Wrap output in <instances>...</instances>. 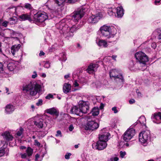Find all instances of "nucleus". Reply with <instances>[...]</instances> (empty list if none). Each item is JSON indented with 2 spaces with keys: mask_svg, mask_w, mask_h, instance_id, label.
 <instances>
[{
  "mask_svg": "<svg viewBox=\"0 0 161 161\" xmlns=\"http://www.w3.org/2000/svg\"><path fill=\"white\" fill-rule=\"evenodd\" d=\"M43 120L41 118H36L34 121V124L38 128H42L43 126Z\"/></svg>",
  "mask_w": 161,
  "mask_h": 161,
  "instance_id": "obj_19",
  "label": "nucleus"
},
{
  "mask_svg": "<svg viewBox=\"0 0 161 161\" xmlns=\"http://www.w3.org/2000/svg\"><path fill=\"white\" fill-rule=\"evenodd\" d=\"M150 138V133L149 130L143 131L139 134V141L144 146H146Z\"/></svg>",
  "mask_w": 161,
  "mask_h": 161,
  "instance_id": "obj_3",
  "label": "nucleus"
},
{
  "mask_svg": "<svg viewBox=\"0 0 161 161\" xmlns=\"http://www.w3.org/2000/svg\"><path fill=\"white\" fill-rule=\"evenodd\" d=\"M44 54H45L42 51H41L40 53H39V55L40 56H42V55H44Z\"/></svg>",
  "mask_w": 161,
  "mask_h": 161,
  "instance_id": "obj_60",
  "label": "nucleus"
},
{
  "mask_svg": "<svg viewBox=\"0 0 161 161\" xmlns=\"http://www.w3.org/2000/svg\"><path fill=\"white\" fill-rule=\"evenodd\" d=\"M55 3L58 6L61 5L65 1V0H53Z\"/></svg>",
  "mask_w": 161,
  "mask_h": 161,
  "instance_id": "obj_33",
  "label": "nucleus"
},
{
  "mask_svg": "<svg viewBox=\"0 0 161 161\" xmlns=\"http://www.w3.org/2000/svg\"><path fill=\"white\" fill-rule=\"evenodd\" d=\"M3 136V137L7 141H11L13 138V136L10 135L8 131L4 132Z\"/></svg>",
  "mask_w": 161,
  "mask_h": 161,
  "instance_id": "obj_27",
  "label": "nucleus"
},
{
  "mask_svg": "<svg viewBox=\"0 0 161 161\" xmlns=\"http://www.w3.org/2000/svg\"><path fill=\"white\" fill-rule=\"evenodd\" d=\"M135 57L138 62L143 65V67L146 68V63L148 61V58L147 55L142 52H138L135 54Z\"/></svg>",
  "mask_w": 161,
  "mask_h": 161,
  "instance_id": "obj_4",
  "label": "nucleus"
},
{
  "mask_svg": "<svg viewBox=\"0 0 161 161\" xmlns=\"http://www.w3.org/2000/svg\"><path fill=\"white\" fill-rule=\"evenodd\" d=\"M5 90H6V93H7L8 94H9L10 93L9 92H8L9 91L8 89V88H7V87H5Z\"/></svg>",
  "mask_w": 161,
  "mask_h": 161,
  "instance_id": "obj_64",
  "label": "nucleus"
},
{
  "mask_svg": "<svg viewBox=\"0 0 161 161\" xmlns=\"http://www.w3.org/2000/svg\"><path fill=\"white\" fill-rule=\"evenodd\" d=\"M3 70V65L2 64L0 63V72Z\"/></svg>",
  "mask_w": 161,
  "mask_h": 161,
  "instance_id": "obj_49",
  "label": "nucleus"
},
{
  "mask_svg": "<svg viewBox=\"0 0 161 161\" xmlns=\"http://www.w3.org/2000/svg\"><path fill=\"white\" fill-rule=\"evenodd\" d=\"M9 23L8 22L5 21L3 22L2 24V25L5 27L7 26L8 23Z\"/></svg>",
  "mask_w": 161,
  "mask_h": 161,
  "instance_id": "obj_45",
  "label": "nucleus"
},
{
  "mask_svg": "<svg viewBox=\"0 0 161 161\" xmlns=\"http://www.w3.org/2000/svg\"><path fill=\"white\" fill-rule=\"evenodd\" d=\"M113 10H112V9H110L108 10V13L110 15H113L114 14H115Z\"/></svg>",
  "mask_w": 161,
  "mask_h": 161,
  "instance_id": "obj_39",
  "label": "nucleus"
},
{
  "mask_svg": "<svg viewBox=\"0 0 161 161\" xmlns=\"http://www.w3.org/2000/svg\"><path fill=\"white\" fill-rule=\"evenodd\" d=\"M79 107L80 113L86 114L89 110V107L86 102L83 101H80L79 102Z\"/></svg>",
  "mask_w": 161,
  "mask_h": 161,
  "instance_id": "obj_12",
  "label": "nucleus"
},
{
  "mask_svg": "<svg viewBox=\"0 0 161 161\" xmlns=\"http://www.w3.org/2000/svg\"><path fill=\"white\" fill-rule=\"evenodd\" d=\"M135 102V100L134 99H131L129 101V103L130 104H132Z\"/></svg>",
  "mask_w": 161,
  "mask_h": 161,
  "instance_id": "obj_56",
  "label": "nucleus"
},
{
  "mask_svg": "<svg viewBox=\"0 0 161 161\" xmlns=\"http://www.w3.org/2000/svg\"><path fill=\"white\" fill-rule=\"evenodd\" d=\"M110 136V134L105 129H103L101 131L99 139L107 142L108 141Z\"/></svg>",
  "mask_w": 161,
  "mask_h": 161,
  "instance_id": "obj_13",
  "label": "nucleus"
},
{
  "mask_svg": "<svg viewBox=\"0 0 161 161\" xmlns=\"http://www.w3.org/2000/svg\"><path fill=\"white\" fill-rule=\"evenodd\" d=\"M69 129L70 131H72L74 129L73 125H70L69 127Z\"/></svg>",
  "mask_w": 161,
  "mask_h": 161,
  "instance_id": "obj_53",
  "label": "nucleus"
},
{
  "mask_svg": "<svg viewBox=\"0 0 161 161\" xmlns=\"http://www.w3.org/2000/svg\"><path fill=\"white\" fill-rule=\"evenodd\" d=\"M98 67V65L97 64H92L88 66L86 71L89 73L92 74L96 71Z\"/></svg>",
  "mask_w": 161,
  "mask_h": 161,
  "instance_id": "obj_17",
  "label": "nucleus"
},
{
  "mask_svg": "<svg viewBox=\"0 0 161 161\" xmlns=\"http://www.w3.org/2000/svg\"><path fill=\"white\" fill-rule=\"evenodd\" d=\"M5 144V142L4 141L0 142V148H1L2 147L4 146Z\"/></svg>",
  "mask_w": 161,
  "mask_h": 161,
  "instance_id": "obj_54",
  "label": "nucleus"
},
{
  "mask_svg": "<svg viewBox=\"0 0 161 161\" xmlns=\"http://www.w3.org/2000/svg\"><path fill=\"white\" fill-rule=\"evenodd\" d=\"M71 86L70 84L65 83L63 87V91L65 93H67L71 91Z\"/></svg>",
  "mask_w": 161,
  "mask_h": 161,
  "instance_id": "obj_22",
  "label": "nucleus"
},
{
  "mask_svg": "<svg viewBox=\"0 0 161 161\" xmlns=\"http://www.w3.org/2000/svg\"><path fill=\"white\" fill-rule=\"evenodd\" d=\"M56 136H60V137L62 136L61 132L60 130H58L57 131V134L56 135Z\"/></svg>",
  "mask_w": 161,
  "mask_h": 161,
  "instance_id": "obj_42",
  "label": "nucleus"
},
{
  "mask_svg": "<svg viewBox=\"0 0 161 161\" xmlns=\"http://www.w3.org/2000/svg\"><path fill=\"white\" fill-rule=\"evenodd\" d=\"M10 33L12 34V36H14V34H15V32L12 30L10 31Z\"/></svg>",
  "mask_w": 161,
  "mask_h": 161,
  "instance_id": "obj_61",
  "label": "nucleus"
},
{
  "mask_svg": "<svg viewBox=\"0 0 161 161\" xmlns=\"http://www.w3.org/2000/svg\"><path fill=\"white\" fill-rule=\"evenodd\" d=\"M120 157L122 158H123L126 154V152H125L120 151Z\"/></svg>",
  "mask_w": 161,
  "mask_h": 161,
  "instance_id": "obj_43",
  "label": "nucleus"
},
{
  "mask_svg": "<svg viewBox=\"0 0 161 161\" xmlns=\"http://www.w3.org/2000/svg\"><path fill=\"white\" fill-rule=\"evenodd\" d=\"M119 71L115 69H112L109 72L110 77L114 78L115 79H118L120 80V82H123L124 81V78L121 75H119Z\"/></svg>",
  "mask_w": 161,
  "mask_h": 161,
  "instance_id": "obj_10",
  "label": "nucleus"
},
{
  "mask_svg": "<svg viewBox=\"0 0 161 161\" xmlns=\"http://www.w3.org/2000/svg\"><path fill=\"white\" fill-rule=\"evenodd\" d=\"M71 155V153H69L65 155V158L66 159H68L69 158V156Z\"/></svg>",
  "mask_w": 161,
  "mask_h": 161,
  "instance_id": "obj_48",
  "label": "nucleus"
},
{
  "mask_svg": "<svg viewBox=\"0 0 161 161\" xmlns=\"http://www.w3.org/2000/svg\"><path fill=\"white\" fill-rule=\"evenodd\" d=\"M154 3H155V5H158V4H160V0L157 1V0H156L155 1Z\"/></svg>",
  "mask_w": 161,
  "mask_h": 161,
  "instance_id": "obj_59",
  "label": "nucleus"
},
{
  "mask_svg": "<svg viewBox=\"0 0 161 161\" xmlns=\"http://www.w3.org/2000/svg\"><path fill=\"white\" fill-rule=\"evenodd\" d=\"M61 56H63V57H62L61 59L62 61H65L66 60L67 58L64 53H62L61 54Z\"/></svg>",
  "mask_w": 161,
  "mask_h": 161,
  "instance_id": "obj_40",
  "label": "nucleus"
},
{
  "mask_svg": "<svg viewBox=\"0 0 161 161\" xmlns=\"http://www.w3.org/2000/svg\"><path fill=\"white\" fill-rule=\"evenodd\" d=\"M19 17L22 20H25L27 19H30V16L27 14H23L19 16Z\"/></svg>",
  "mask_w": 161,
  "mask_h": 161,
  "instance_id": "obj_31",
  "label": "nucleus"
},
{
  "mask_svg": "<svg viewBox=\"0 0 161 161\" xmlns=\"http://www.w3.org/2000/svg\"><path fill=\"white\" fill-rule=\"evenodd\" d=\"M57 27L61 31L60 33H62L66 38L72 36L73 33L76 30L75 25L70 27L62 21H60L56 25Z\"/></svg>",
  "mask_w": 161,
  "mask_h": 161,
  "instance_id": "obj_1",
  "label": "nucleus"
},
{
  "mask_svg": "<svg viewBox=\"0 0 161 161\" xmlns=\"http://www.w3.org/2000/svg\"><path fill=\"white\" fill-rule=\"evenodd\" d=\"M73 85L75 87L78 86H79V84L77 82L76 80H75L73 83Z\"/></svg>",
  "mask_w": 161,
  "mask_h": 161,
  "instance_id": "obj_51",
  "label": "nucleus"
},
{
  "mask_svg": "<svg viewBox=\"0 0 161 161\" xmlns=\"http://www.w3.org/2000/svg\"><path fill=\"white\" fill-rule=\"evenodd\" d=\"M53 96L51 94H49L45 97L46 99H50V98H53Z\"/></svg>",
  "mask_w": 161,
  "mask_h": 161,
  "instance_id": "obj_44",
  "label": "nucleus"
},
{
  "mask_svg": "<svg viewBox=\"0 0 161 161\" xmlns=\"http://www.w3.org/2000/svg\"><path fill=\"white\" fill-rule=\"evenodd\" d=\"M151 119L154 122L157 124L160 123V120H161V113L158 112L154 114L152 116Z\"/></svg>",
  "mask_w": 161,
  "mask_h": 161,
  "instance_id": "obj_18",
  "label": "nucleus"
},
{
  "mask_svg": "<svg viewBox=\"0 0 161 161\" xmlns=\"http://www.w3.org/2000/svg\"><path fill=\"white\" fill-rule=\"evenodd\" d=\"M103 17L101 13H99L96 15H92L89 17L88 21L89 23H95L97 22Z\"/></svg>",
  "mask_w": 161,
  "mask_h": 161,
  "instance_id": "obj_14",
  "label": "nucleus"
},
{
  "mask_svg": "<svg viewBox=\"0 0 161 161\" xmlns=\"http://www.w3.org/2000/svg\"><path fill=\"white\" fill-rule=\"evenodd\" d=\"M21 45L19 44L18 45H14L13 46L11 47V52L14 56L15 53L18 52L20 49Z\"/></svg>",
  "mask_w": 161,
  "mask_h": 161,
  "instance_id": "obj_23",
  "label": "nucleus"
},
{
  "mask_svg": "<svg viewBox=\"0 0 161 161\" xmlns=\"http://www.w3.org/2000/svg\"><path fill=\"white\" fill-rule=\"evenodd\" d=\"M33 152V149L30 147H28L26 149L25 153H21L20 155L22 158L26 159L28 161H30L29 159L32 156Z\"/></svg>",
  "mask_w": 161,
  "mask_h": 161,
  "instance_id": "obj_8",
  "label": "nucleus"
},
{
  "mask_svg": "<svg viewBox=\"0 0 161 161\" xmlns=\"http://www.w3.org/2000/svg\"><path fill=\"white\" fill-rule=\"evenodd\" d=\"M112 110L114 111V113L115 114L117 113L118 111L116 107H114L112 108Z\"/></svg>",
  "mask_w": 161,
  "mask_h": 161,
  "instance_id": "obj_46",
  "label": "nucleus"
},
{
  "mask_svg": "<svg viewBox=\"0 0 161 161\" xmlns=\"http://www.w3.org/2000/svg\"><path fill=\"white\" fill-rule=\"evenodd\" d=\"M85 11L80 8L73 12L72 19L75 22H77L84 15Z\"/></svg>",
  "mask_w": 161,
  "mask_h": 161,
  "instance_id": "obj_7",
  "label": "nucleus"
},
{
  "mask_svg": "<svg viewBox=\"0 0 161 161\" xmlns=\"http://www.w3.org/2000/svg\"><path fill=\"white\" fill-rule=\"evenodd\" d=\"M137 123L139 122L142 125H145L146 124V119L144 116H141L137 120Z\"/></svg>",
  "mask_w": 161,
  "mask_h": 161,
  "instance_id": "obj_29",
  "label": "nucleus"
},
{
  "mask_svg": "<svg viewBox=\"0 0 161 161\" xmlns=\"http://www.w3.org/2000/svg\"><path fill=\"white\" fill-rule=\"evenodd\" d=\"M5 153V151L3 148L1 150H0V157L3 156Z\"/></svg>",
  "mask_w": 161,
  "mask_h": 161,
  "instance_id": "obj_41",
  "label": "nucleus"
},
{
  "mask_svg": "<svg viewBox=\"0 0 161 161\" xmlns=\"http://www.w3.org/2000/svg\"><path fill=\"white\" fill-rule=\"evenodd\" d=\"M78 0H68V2L70 3H74L77 2Z\"/></svg>",
  "mask_w": 161,
  "mask_h": 161,
  "instance_id": "obj_47",
  "label": "nucleus"
},
{
  "mask_svg": "<svg viewBox=\"0 0 161 161\" xmlns=\"http://www.w3.org/2000/svg\"><path fill=\"white\" fill-rule=\"evenodd\" d=\"M119 160V158L117 157H115L113 158H111V161H118Z\"/></svg>",
  "mask_w": 161,
  "mask_h": 161,
  "instance_id": "obj_52",
  "label": "nucleus"
},
{
  "mask_svg": "<svg viewBox=\"0 0 161 161\" xmlns=\"http://www.w3.org/2000/svg\"><path fill=\"white\" fill-rule=\"evenodd\" d=\"M23 129L22 128H20L19 130L16 133V135L18 136H20L22 134Z\"/></svg>",
  "mask_w": 161,
  "mask_h": 161,
  "instance_id": "obj_35",
  "label": "nucleus"
},
{
  "mask_svg": "<svg viewBox=\"0 0 161 161\" xmlns=\"http://www.w3.org/2000/svg\"><path fill=\"white\" fill-rule=\"evenodd\" d=\"M98 126L99 125L97 123L93 121H89L86 125L85 129L86 130H93L97 129Z\"/></svg>",
  "mask_w": 161,
  "mask_h": 161,
  "instance_id": "obj_15",
  "label": "nucleus"
},
{
  "mask_svg": "<svg viewBox=\"0 0 161 161\" xmlns=\"http://www.w3.org/2000/svg\"><path fill=\"white\" fill-rule=\"evenodd\" d=\"M26 148V147L24 146H21L20 147V149H25Z\"/></svg>",
  "mask_w": 161,
  "mask_h": 161,
  "instance_id": "obj_62",
  "label": "nucleus"
},
{
  "mask_svg": "<svg viewBox=\"0 0 161 161\" xmlns=\"http://www.w3.org/2000/svg\"><path fill=\"white\" fill-rule=\"evenodd\" d=\"M34 145L38 147H40L41 144L40 143L37 141V140L36 139L34 140Z\"/></svg>",
  "mask_w": 161,
  "mask_h": 161,
  "instance_id": "obj_36",
  "label": "nucleus"
},
{
  "mask_svg": "<svg viewBox=\"0 0 161 161\" xmlns=\"http://www.w3.org/2000/svg\"><path fill=\"white\" fill-rule=\"evenodd\" d=\"M43 101L41 99H40L38 100L37 102L36 103V105L38 106L41 105L42 104Z\"/></svg>",
  "mask_w": 161,
  "mask_h": 161,
  "instance_id": "obj_38",
  "label": "nucleus"
},
{
  "mask_svg": "<svg viewBox=\"0 0 161 161\" xmlns=\"http://www.w3.org/2000/svg\"><path fill=\"white\" fill-rule=\"evenodd\" d=\"M107 142L99 140L96 143L92 145L93 148L98 150H102L105 149L107 147Z\"/></svg>",
  "mask_w": 161,
  "mask_h": 161,
  "instance_id": "obj_9",
  "label": "nucleus"
},
{
  "mask_svg": "<svg viewBox=\"0 0 161 161\" xmlns=\"http://www.w3.org/2000/svg\"><path fill=\"white\" fill-rule=\"evenodd\" d=\"M40 157V155L38 154H37L35 155L36 160L37 161L38 160V158Z\"/></svg>",
  "mask_w": 161,
  "mask_h": 161,
  "instance_id": "obj_58",
  "label": "nucleus"
},
{
  "mask_svg": "<svg viewBox=\"0 0 161 161\" xmlns=\"http://www.w3.org/2000/svg\"><path fill=\"white\" fill-rule=\"evenodd\" d=\"M159 31H160L159 30H158V33H160L158 35V38L160 40V39H161V31H160V32Z\"/></svg>",
  "mask_w": 161,
  "mask_h": 161,
  "instance_id": "obj_57",
  "label": "nucleus"
},
{
  "mask_svg": "<svg viewBox=\"0 0 161 161\" xmlns=\"http://www.w3.org/2000/svg\"><path fill=\"white\" fill-rule=\"evenodd\" d=\"M41 86L36 82H31L28 84L24 85L23 91H25L30 95H36L41 89Z\"/></svg>",
  "mask_w": 161,
  "mask_h": 161,
  "instance_id": "obj_2",
  "label": "nucleus"
},
{
  "mask_svg": "<svg viewBox=\"0 0 161 161\" xmlns=\"http://www.w3.org/2000/svg\"><path fill=\"white\" fill-rule=\"evenodd\" d=\"M15 109V107L13 105L8 104L6 105L5 107V112L7 114H10L12 113Z\"/></svg>",
  "mask_w": 161,
  "mask_h": 161,
  "instance_id": "obj_20",
  "label": "nucleus"
},
{
  "mask_svg": "<svg viewBox=\"0 0 161 161\" xmlns=\"http://www.w3.org/2000/svg\"><path fill=\"white\" fill-rule=\"evenodd\" d=\"M135 134V129L132 128L130 127L123 135V140L125 142H129L134 136Z\"/></svg>",
  "mask_w": 161,
  "mask_h": 161,
  "instance_id": "obj_6",
  "label": "nucleus"
},
{
  "mask_svg": "<svg viewBox=\"0 0 161 161\" xmlns=\"http://www.w3.org/2000/svg\"><path fill=\"white\" fill-rule=\"evenodd\" d=\"M25 8L29 10H31L32 9V7L31 4L29 3H26L25 4Z\"/></svg>",
  "mask_w": 161,
  "mask_h": 161,
  "instance_id": "obj_34",
  "label": "nucleus"
},
{
  "mask_svg": "<svg viewBox=\"0 0 161 161\" xmlns=\"http://www.w3.org/2000/svg\"><path fill=\"white\" fill-rule=\"evenodd\" d=\"M44 66L46 68H49L50 66V63L48 62H45Z\"/></svg>",
  "mask_w": 161,
  "mask_h": 161,
  "instance_id": "obj_37",
  "label": "nucleus"
},
{
  "mask_svg": "<svg viewBox=\"0 0 161 161\" xmlns=\"http://www.w3.org/2000/svg\"><path fill=\"white\" fill-rule=\"evenodd\" d=\"M116 13L118 17H122L124 14V10L121 6L118 7L116 8Z\"/></svg>",
  "mask_w": 161,
  "mask_h": 161,
  "instance_id": "obj_26",
  "label": "nucleus"
},
{
  "mask_svg": "<svg viewBox=\"0 0 161 161\" xmlns=\"http://www.w3.org/2000/svg\"><path fill=\"white\" fill-rule=\"evenodd\" d=\"M34 74L32 75V78H35L37 76V74L36 72L34 71L33 73Z\"/></svg>",
  "mask_w": 161,
  "mask_h": 161,
  "instance_id": "obj_50",
  "label": "nucleus"
},
{
  "mask_svg": "<svg viewBox=\"0 0 161 161\" xmlns=\"http://www.w3.org/2000/svg\"><path fill=\"white\" fill-rule=\"evenodd\" d=\"M31 108L32 109V111H34L35 109V107L33 105H31Z\"/></svg>",
  "mask_w": 161,
  "mask_h": 161,
  "instance_id": "obj_63",
  "label": "nucleus"
},
{
  "mask_svg": "<svg viewBox=\"0 0 161 161\" xmlns=\"http://www.w3.org/2000/svg\"><path fill=\"white\" fill-rule=\"evenodd\" d=\"M100 31L103 36L108 38L110 36L111 29L110 27L104 25L100 28Z\"/></svg>",
  "mask_w": 161,
  "mask_h": 161,
  "instance_id": "obj_11",
  "label": "nucleus"
},
{
  "mask_svg": "<svg viewBox=\"0 0 161 161\" xmlns=\"http://www.w3.org/2000/svg\"><path fill=\"white\" fill-rule=\"evenodd\" d=\"M70 112L71 113L77 115H80L81 113L80 108L79 109L76 106L73 107L71 109Z\"/></svg>",
  "mask_w": 161,
  "mask_h": 161,
  "instance_id": "obj_25",
  "label": "nucleus"
},
{
  "mask_svg": "<svg viewBox=\"0 0 161 161\" xmlns=\"http://www.w3.org/2000/svg\"><path fill=\"white\" fill-rule=\"evenodd\" d=\"M96 42L100 47H105L108 46L107 42L104 40L99 39Z\"/></svg>",
  "mask_w": 161,
  "mask_h": 161,
  "instance_id": "obj_21",
  "label": "nucleus"
},
{
  "mask_svg": "<svg viewBox=\"0 0 161 161\" xmlns=\"http://www.w3.org/2000/svg\"><path fill=\"white\" fill-rule=\"evenodd\" d=\"M18 21V19L16 17H13L9 19L8 22L11 25L15 24Z\"/></svg>",
  "mask_w": 161,
  "mask_h": 161,
  "instance_id": "obj_30",
  "label": "nucleus"
},
{
  "mask_svg": "<svg viewBox=\"0 0 161 161\" xmlns=\"http://www.w3.org/2000/svg\"><path fill=\"white\" fill-rule=\"evenodd\" d=\"M49 18L47 13L44 12H38L35 14L33 16L34 20L35 21L42 22Z\"/></svg>",
  "mask_w": 161,
  "mask_h": 161,
  "instance_id": "obj_5",
  "label": "nucleus"
},
{
  "mask_svg": "<svg viewBox=\"0 0 161 161\" xmlns=\"http://www.w3.org/2000/svg\"><path fill=\"white\" fill-rule=\"evenodd\" d=\"M46 112L47 113L52 115L55 114L57 116H58L59 114V113L57 111V109L54 108L47 109Z\"/></svg>",
  "mask_w": 161,
  "mask_h": 161,
  "instance_id": "obj_24",
  "label": "nucleus"
},
{
  "mask_svg": "<svg viewBox=\"0 0 161 161\" xmlns=\"http://www.w3.org/2000/svg\"><path fill=\"white\" fill-rule=\"evenodd\" d=\"M151 46L153 48L155 49L156 47V45L155 43H153L151 44Z\"/></svg>",
  "mask_w": 161,
  "mask_h": 161,
  "instance_id": "obj_55",
  "label": "nucleus"
},
{
  "mask_svg": "<svg viewBox=\"0 0 161 161\" xmlns=\"http://www.w3.org/2000/svg\"><path fill=\"white\" fill-rule=\"evenodd\" d=\"M141 64L138 62L134 64L133 62L130 63L129 69L131 71H136L137 70L141 69L142 70L145 69L146 68H140L139 66H141Z\"/></svg>",
  "mask_w": 161,
  "mask_h": 161,
  "instance_id": "obj_16",
  "label": "nucleus"
},
{
  "mask_svg": "<svg viewBox=\"0 0 161 161\" xmlns=\"http://www.w3.org/2000/svg\"><path fill=\"white\" fill-rule=\"evenodd\" d=\"M8 69L10 71H13L16 67V65L14 61H11L7 64Z\"/></svg>",
  "mask_w": 161,
  "mask_h": 161,
  "instance_id": "obj_28",
  "label": "nucleus"
},
{
  "mask_svg": "<svg viewBox=\"0 0 161 161\" xmlns=\"http://www.w3.org/2000/svg\"><path fill=\"white\" fill-rule=\"evenodd\" d=\"M99 109L98 108L94 107L93 108L91 112L93 116L97 115L99 114Z\"/></svg>",
  "mask_w": 161,
  "mask_h": 161,
  "instance_id": "obj_32",
  "label": "nucleus"
}]
</instances>
